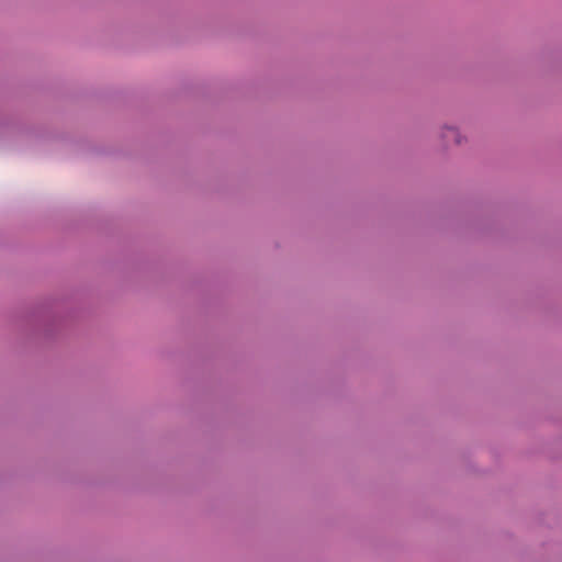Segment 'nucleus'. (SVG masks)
I'll use <instances>...</instances> for the list:
<instances>
[{"mask_svg": "<svg viewBox=\"0 0 562 562\" xmlns=\"http://www.w3.org/2000/svg\"><path fill=\"white\" fill-rule=\"evenodd\" d=\"M443 138L447 140V142H453L456 144H460L461 143V139H460V134L457 130L452 128V127H449L447 128L445 132H443Z\"/></svg>", "mask_w": 562, "mask_h": 562, "instance_id": "f257e3e1", "label": "nucleus"}]
</instances>
